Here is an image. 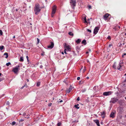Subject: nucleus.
Masks as SVG:
<instances>
[{"label": "nucleus", "instance_id": "f257e3e1", "mask_svg": "<svg viewBox=\"0 0 126 126\" xmlns=\"http://www.w3.org/2000/svg\"><path fill=\"white\" fill-rule=\"evenodd\" d=\"M41 8L40 7L39 5L37 4L35 5V7L34 9L35 14L37 15L41 10Z\"/></svg>", "mask_w": 126, "mask_h": 126}, {"label": "nucleus", "instance_id": "f03ea898", "mask_svg": "<svg viewBox=\"0 0 126 126\" xmlns=\"http://www.w3.org/2000/svg\"><path fill=\"white\" fill-rule=\"evenodd\" d=\"M117 65L116 63L115 62L113 66V67L115 69H116L117 68L118 69H120V67H121V63L118 64L117 67Z\"/></svg>", "mask_w": 126, "mask_h": 126}, {"label": "nucleus", "instance_id": "7ed1b4c3", "mask_svg": "<svg viewBox=\"0 0 126 126\" xmlns=\"http://www.w3.org/2000/svg\"><path fill=\"white\" fill-rule=\"evenodd\" d=\"M70 3V4L73 8H74V7L76 5V0H71Z\"/></svg>", "mask_w": 126, "mask_h": 126}, {"label": "nucleus", "instance_id": "20e7f679", "mask_svg": "<svg viewBox=\"0 0 126 126\" xmlns=\"http://www.w3.org/2000/svg\"><path fill=\"white\" fill-rule=\"evenodd\" d=\"M56 10V7L55 5H54L53 7L52 14L51 15V16L53 17V14L55 13Z\"/></svg>", "mask_w": 126, "mask_h": 126}, {"label": "nucleus", "instance_id": "39448f33", "mask_svg": "<svg viewBox=\"0 0 126 126\" xmlns=\"http://www.w3.org/2000/svg\"><path fill=\"white\" fill-rule=\"evenodd\" d=\"M19 67V65H18V66L16 67L13 68V71L15 74H17V72L18 71V67Z\"/></svg>", "mask_w": 126, "mask_h": 126}, {"label": "nucleus", "instance_id": "423d86ee", "mask_svg": "<svg viewBox=\"0 0 126 126\" xmlns=\"http://www.w3.org/2000/svg\"><path fill=\"white\" fill-rule=\"evenodd\" d=\"M118 100V99L116 98H112L111 101H110V102L114 103L117 102Z\"/></svg>", "mask_w": 126, "mask_h": 126}, {"label": "nucleus", "instance_id": "0eeeda50", "mask_svg": "<svg viewBox=\"0 0 126 126\" xmlns=\"http://www.w3.org/2000/svg\"><path fill=\"white\" fill-rule=\"evenodd\" d=\"M112 92H105L103 93V94L105 96L109 95L111 94L112 93Z\"/></svg>", "mask_w": 126, "mask_h": 126}, {"label": "nucleus", "instance_id": "6e6552de", "mask_svg": "<svg viewBox=\"0 0 126 126\" xmlns=\"http://www.w3.org/2000/svg\"><path fill=\"white\" fill-rule=\"evenodd\" d=\"M73 88V87H72L71 85H70L69 88L67 89L66 90V92L67 93H69Z\"/></svg>", "mask_w": 126, "mask_h": 126}, {"label": "nucleus", "instance_id": "1a4fd4ad", "mask_svg": "<svg viewBox=\"0 0 126 126\" xmlns=\"http://www.w3.org/2000/svg\"><path fill=\"white\" fill-rule=\"evenodd\" d=\"M99 30V27H96L94 30V33L95 34L98 32V31Z\"/></svg>", "mask_w": 126, "mask_h": 126}, {"label": "nucleus", "instance_id": "9d476101", "mask_svg": "<svg viewBox=\"0 0 126 126\" xmlns=\"http://www.w3.org/2000/svg\"><path fill=\"white\" fill-rule=\"evenodd\" d=\"M54 43L53 42H51V44L50 45L48 46L47 47L48 48H49L50 49H51L53 48V47H54Z\"/></svg>", "mask_w": 126, "mask_h": 126}, {"label": "nucleus", "instance_id": "9b49d317", "mask_svg": "<svg viewBox=\"0 0 126 126\" xmlns=\"http://www.w3.org/2000/svg\"><path fill=\"white\" fill-rule=\"evenodd\" d=\"M109 14L108 13L106 14L103 16V18L105 20H106L107 18L108 17Z\"/></svg>", "mask_w": 126, "mask_h": 126}, {"label": "nucleus", "instance_id": "f8f14e48", "mask_svg": "<svg viewBox=\"0 0 126 126\" xmlns=\"http://www.w3.org/2000/svg\"><path fill=\"white\" fill-rule=\"evenodd\" d=\"M110 116V117L113 118L115 116L114 113L113 112H111Z\"/></svg>", "mask_w": 126, "mask_h": 126}, {"label": "nucleus", "instance_id": "ddd939ff", "mask_svg": "<svg viewBox=\"0 0 126 126\" xmlns=\"http://www.w3.org/2000/svg\"><path fill=\"white\" fill-rule=\"evenodd\" d=\"M101 115L103 118H104L105 116V112L104 111L102 112H101Z\"/></svg>", "mask_w": 126, "mask_h": 126}, {"label": "nucleus", "instance_id": "4468645a", "mask_svg": "<svg viewBox=\"0 0 126 126\" xmlns=\"http://www.w3.org/2000/svg\"><path fill=\"white\" fill-rule=\"evenodd\" d=\"M4 115V113L3 112H1L0 113V119H1L2 118Z\"/></svg>", "mask_w": 126, "mask_h": 126}, {"label": "nucleus", "instance_id": "2eb2a0df", "mask_svg": "<svg viewBox=\"0 0 126 126\" xmlns=\"http://www.w3.org/2000/svg\"><path fill=\"white\" fill-rule=\"evenodd\" d=\"M112 46L113 45L112 44H109L108 47V50H110V48L111 47H112Z\"/></svg>", "mask_w": 126, "mask_h": 126}, {"label": "nucleus", "instance_id": "dca6fc26", "mask_svg": "<svg viewBox=\"0 0 126 126\" xmlns=\"http://www.w3.org/2000/svg\"><path fill=\"white\" fill-rule=\"evenodd\" d=\"M70 46L69 45H68L67 47H66L65 49H66V50H67V51H69L70 50Z\"/></svg>", "mask_w": 126, "mask_h": 126}, {"label": "nucleus", "instance_id": "f3484780", "mask_svg": "<svg viewBox=\"0 0 126 126\" xmlns=\"http://www.w3.org/2000/svg\"><path fill=\"white\" fill-rule=\"evenodd\" d=\"M82 44H84V45H85L86 44V40L85 39H84L82 42Z\"/></svg>", "mask_w": 126, "mask_h": 126}, {"label": "nucleus", "instance_id": "a211bd4d", "mask_svg": "<svg viewBox=\"0 0 126 126\" xmlns=\"http://www.w3.org/2000/svg\"><path fill=\"white\" fill-rule=\"evenodd\" d=\"M79 104H77V105H74V107L78 109L79 108V107H78V106H79Z\"/></svg>", "mask_w": 126, "mask_h": 126}, {"label": "nucleus", "instance_id": "6ab92c4d", "mask_svg": "<svg viewBox=\"0 0 126 126\" xmlns=\"http://www.w3.org/2000/svg\"><path fill=\"white\" fill-rule=\"evenodd\" d=\"M81 40L79 39H78L76 41V42L78 43H80L81 41Z\"/></svg>", "mask_w": 126, "mask_h": 126}, {"label": "nucleus", "instance_id": "aec40b11", "mask_svg": "<svg viewBox=\"0 0 126 126\" xmlns=\"http://www.w3.org/2000/svg\"><path fill=\"white\" fill-rule=\"evenodd\" d=\"M68 34L71 36H73L74 35V34L71 32H70L68 33Z\"/></svg>", "mask_w": 126, "mask_h": 126}, {"label": "nucleus", "instance_id": "412c9836", "mask_svg": "<svg viewBox=\"0 0 126 126\" xmlns=\"http://www.w3.org/2000/svg\"><path fill=\"white\" fill-rule=\"evenodd\" d=\"M23 58L22 57H20V61L21 62H23Z\"/></svg>", "mask_w": 126, "mask_h": 126}, {"label": "nucleus", "instance_id": "4be33fe9", "mask_svg": "<svg viewBox=\"0 0 126 126\" xmlns=\"http://www.w3.org/2000/svg\"><path fill=\"white\" fill-rule=\"evenodd\" d=\"M98 87V86H95L93 88V89L94 90H97V88Z\"/></svg>", "mask_w": 126, "mask_h": 126}, {"label": "nucleus", "instance_id": "5701e85b", "mask_svg": "<svg viewBox=\"0 0 126 126\" xmlns=\"http://www.w3.org/2000/svg\"><path fill=\"white\" fill-rule=\"evenodd\" d=\"M94 122L96 123V124L98 123L99 122V120H95L94 121Z\"/></svg>", "mask_w": 126, "mask_h": 126}, {"label": "nucleus", "instance_id": "b1692460", "mask_svg": "<svg viewBox=\"0 0 126 126\" xmlns=\"http://www.w3.org/2000/svg\"><path fill=\"white\" fill-rule=\"evenodd\" d=\"M4 48V46H0V50H2Z\"/></svg>", "mask_w": 126, "mask_h": 126}, {"label": "nucleus", "instance_id": "393cba45", "mask_svg": "<svg viewBox=\"0 0 126 126\" xmlns=\"http://www.w3.org/2000/svg\"><path fill=\"white\" fill-rule=\"evenodd\" d=\"M16 124V122L15 121H13L12 122V123H11L10 124H12L13 125H14Z\"/></svg>", "mask_w": 126, "mask_h": 126}, {"label": "nucleus", "instance_id": "a878e982", "mask_svg": "<svg viewBox=\"0 0 126 126\" xmlns=\"http://www.w3.org/2000/svg\"><path fill=\"white\" fill-rule=\"evenodd\" d=\"M84 20L85 21H84V23H87V20H86V17H85L84 18Z\"/></svg>", "mask_w": 126, "mask_h": 126}, {"label": "nucleus", "instance_id": "bb28decb", "mask_svg": "<svg viewBox=\"0 0 126 126\" xmlns=\"http://www.w3.org/2000/svg\"><path fill=\"white\" fill-rule=\"evenodd\" d=\"M11 64V63L10 62H8V63H7L6 64V65L7 66H8L9 65Z\"/></svg>", "mask_w": 126, "mask_h": 126}, {"label": "nucleus", "instance_id": "cd10ccee", "mask_svg": "<svg viewBox=\"0 0 126 126\" xmlns=\"http://www.w3.org/2000/svg\"><path fill=\"white\" fill-rule=\"evenodd\" d=\"M90 20H92V18H90L89 19H88V23L90 24V22L89 21Z\"/></svg>", "mask_w": 126, "mask_h": 126}, {"label": "nucleus", "instance_id": "c85d7f7f", "mask_svg": "<svg viewBox=\"0 0 126 126\" xmlns=\"http://www.w3.org/2000/svg\"><path fill=\"white\" fill-rule=\"evenodd\" d=\"M86 70V67L85 66H84V68L83 69V73H84L85 72V71Z\"/></svg>", "mask_w": 126, "mask_h": 126}, {"label": "nucleus", "instance_id": "c756f323", "mask_svg": "<svg viewBox=\"0 0 126 126\" xmlns=\"http://www.w3.org/2000/svg\"><path fill=\"white\" fill-rule=\"evenodd\" d=\"M3 33L2 31L1 30H0V35H2V34Z\"/></svg>", "mask_w": 126, "mask_h": 126}, {"label": "nucleus", "instance_id": "7c9ffc66", "mask_svg": "<svg viewBox=\"0 0 126 126\" xmlns=\"http://www.w3.org/2000/svg\"><path fill=\"white\" fill-rule=\"evenodd\" d=\"M57 126H60L61 125V123L60 122L58 123L57 124Z\"/></svg>", "mask_w": 126, "mask_h": 126}, {"label": "nucleus", "instance_id": "2f4dec72", "mask_svg": "<svg viewBox=\"0 0 126 126\" xmlns=\"http://www.w3.org/2000/svg\"><path fill=\"white\" fill-rule=\"evenodd\" d=\"M64 48H65V47H67V46L66 45V44L65 43H64Z\"/></svg>", "mask_w": 126, "mask_h": 126}, {"label": "nucleus", "instance_id": "473e14b6", "mask_svg": "<svg viewBox=\"0 0 126 126\" xmlns=\"http://www.w3.org/2000/svg\"><path fill=\"white\" fill-rule=\"evenodd\" d=\"M66 50H67L66 49H65L64 50V53L66 54H67V53H66Z\"/></svg>", "mask_w": 126, "mask_h": 126}, {"label": "nucleus", "instance_id": "72a5a7b5", "mask_svg": "<svg viewBox=\"0 0 126 126\" xmlns=\"http://www.w3.org/2000/svg\"><path fill=\"white\" fill-rule=\"evenodd\" d=\"M37 44H38L39 43V41H40V40L38 38H37Z\"/></svg>", "mask_w": 126, "mask_h": 126}, {"label": "nucleus", "instance_id": "f704fd0d", "mask_svg": "<svg viewBox=\"0 0 126 126\" xmlns=\"http://www.w3.org/2000/svg\"><path fill=\"white\" fill-rule=\"evenodd\" d=\"M8 53L5 52L4 53L3 55H8Z\"/></svg>", "mask_w": 126, "mask_h": 126}, {"label": "nucleus", "instance_id": "c9c22d12", "mask_svg": "<svg viewBox=\"0 0 126 126\" xmlns=\"http://www.w3.org/2000/svg\"><path fill=\"white\" fill-rule=\"evenodd\" d=\"M40 82H38L37 83V86H39L40 85Z\"/></svg>", "mask_w": 126, "mask_h": 126}, {"label": "nucleus", "instance_id": "e433bc0d", "mask_svg": "<svg viewBox=\"0 0 126 126\" xmlns=\"http://www.w3.org/2000/svg\"><path fill=\"white\" fill-rule=\"evenodd\" d=\"M83 82L82 81H80L79 82V84H81L83 83Z\"/></svg>", "mask_w": 126, "mask_h": 126}, {"label": "nucleus", "instance_id": "4c0bfd02", "mask_svg": "<svg viewBox=\"0 0 126 126\" xmlns=\"http://www.w3.org/2000/svg\"><path fill=\"white\" fill-rule=\"evenodd\" d=\"M24 120L21 119L19 120V122L20 123L21 122H22L24 121Z\"/></svg>", "mask_w": 126, "mask_h": 126}, {"label": "nucleus", "instance_id": "58836bf2", "mask_svg": "<svg viewBox=\"0 0 126 126\" xmlns=\"http://www.w3.org/2000/svg\"><path fill=\"white\" fill-rule=\"evenodd\" d=\"M87 31H88V32H91V30H89V29H87Z\"/></svg>", "mask_w": 126, "mask_h": 126}, {"label": "nucleus", "instance_id": "ea45409f", "mask_svg": "<svg viewBox=\"0 0 126 126\" xmlns=\"http://www.w3.org/2000/svg\"><path fill=\"white\" fill-rule=\"evenodd\" d=\"M52 104L51 103H50L48 104V105L49 106H51Z\"/></svg>", "mask_w": 126, "mask_h": 126}, {"label": "nucleus", "instance_id": "a19ab883", "mask_svg": "<svg viewBox=\"0 0 126 126\" xmlns=\"http://www.w3.org/2000/svg\"><path fill=\"white\" fill-rule=\"evenodd\" d=\"M6 104L7 105H9V102L7 101L6 103Z\"/></svg>", "mask_w": 126, "mask_h": 126}, {"label": "nucleus", "instance_id": "79ce46f5", "mask_svg": "<svg viewBox=\"0 0 126 126\" xmlns=\"http://www.w3.org/2000/svg\"><path fill=\"white\" fill-rule=\"evenodd\" d=\"M23 115L25 117V116L26 115V113H24L23 114Z\"/></svg>", "mask_w": 126, "mask_h": 126}, {"label": "nucleus", "instance_id": "37998d69", "mask_svg": "<svg viewBox=\"0 0 126 126\" xmlns=\"http://www.w3.org/2000/svg\"><path fill=\"white\" fill-rule=\"evenodd\" d=\"M107 38L108 39H110V36H109Z\"/></svg>", "mask_w": 126, "mask_h": 126}, {"label": "nucleus", "instance_id": "c03bdc74", "mask_svg": "<svg viewBox=\"0 0 126 126\" xmlns=\"http://www.w3.org/2000/svg\"><path fill=\"white\" fill-rule=\"evenodd\" d=\"M45 52H43V53H42L41 54V55H45Z\"/></svg>", "mask_w": 126, "mask_h": 126}, {"label": "nucleus", "instance_id": "a18cd8bd", "mask_svg": "<svg viewBox=\"0 0 126 126\" xmlns=\"http://www.w3.org/2000/svg\"><path fill=\"white\" fill-rule=\"evenodd\" d=\"M80 79V77H78L77 78V79L78 80H79Z\"/></svg>", "mask_w": 126, "mask_h": 126}, {"label": "nucleus", "instance_id": "49530a36", "mask_svg": "<svg viewBox=\"0 0 126 126\" xmlns=\"http://www.w3.org/2000/svg\"><path fill=\"white\" fill-rule=\"evenodd\" d=\"M88 7L89 9H91V5L88 6Z\"/></svg>", "mask_w": 126, "mask_h": 126}, {"label": "nucleus", "instance_id": "de8ad7c7", "mask_svg": "<svg viewBox=\"0 0 126 126\" xmlns=\"http://www.w3.org/2000/svg\"><path fill=\"white\" fill-rule=\"evenodd\" d=\"M97 126H100L99 124V122L98 123L96 124Z\"/></svg>", "mask_w": 126, "mask_h": 126}, {"label": "nucleus", "instance_id": "09e8293b", "mask_svg": "<svg viewBox=\"0 0 126 126\" xmlns=\"http://www.w3.org/2000/svg\"><path fill=\"white\" fill-rule=\"evenodd\" d=\"M79 97H78L77 99V100H78V101H79Z\"/></svg>", "mask_w": 126, "mask_h": 126}, {"label": "nucleus", "instance_id": "8fccbe9b", "mask_svg": "<svg viewBox=\"0 0 126 126\" xmlns=\"http://www.w3.org/2000/svg\"><path fill=\"white\" fill-rule=\"evenodd\" d=\"M24 87H27V86L26 84H25V85H24Z\"/></svg>", "mask_w": 126, "mask_h": 126}, {"label": "nucleus", "instance_id": "3c124183", "mask_svg": "<svg viewBox=\"0 0 126 126\" xmlns=\"http://www.w3.org/2000/svg\"><path fill=\"white\" fill-rule=\"evenodd\" d=\"M86 91L85 89H84L82 91V92H85Z\"/></svg>", "mask_w": 126, "mask_h": 126}, {"label": "nucleus", "instance_id": "603ef678", "mask_svg": "<svg viewBox=\"0 0 126 126\" xmlns=\"http://www.w3.org/2000/svg\"><path fill=\"white\" fill-rule=\"evenodd\" d=\"M25 116V118H28L29 117V116H28V115H26Z\"/></svg>", "mask_w": 126, "mask_h": 126}, {"label": "nucleus", "instance_id": "864d4df0", "mask_svg": "<svg viewBox=\"0 0 126 126\" xmlns=\"http://www.w3.org/2000/svg\"><path fill=\"white\" fill-rule=\"evenodd\" d=\"M26 58L27 60H28L29 59V57L28 56H27L26 57Z\"/></svg>", "mask_w": 126, "mask_h": 126}, {"label": "nucleus", "instance_id": "5fc2aeb1", "mask_svg": "<svg viewBox=\"0 0 126 126\" xmlns=\"http://www.w3.org/2000/svg\"><path fill=\"white\" fill-rule=\"evenodd\" d=\"M40 68H42V67H43V66L42 65H41L40 66Z\"/></svg>", "mask_w": 126, "mask_h": 126}, {"label": "nucleus", "instance_id": "6e6d98bb", "mask_svg": "<svg viewBox=\"0 0 126 126\" xmlns=\"http://www.w3.org/2000/svg\"><path fill=\"white\" fill-rule=\"evenodd\" d=\"M24 87H24V86H22L21 88H21V89H22Z\"/></svg>", "mask_w": 126, "mask_h": 126}, {"label": "nucleus", "instance_id": "4d7b16f0", "mask_svg": "<svg viewBox=\"0 0 126 126\" xmlns=\"http://www.w3.org/2000/svg\"><path fill=\"white\" fill-rule=\"evenodd\" d=\"M100 124H102V125H103V122H100Z\"/></svg>", "mask_w": 126, "mask_h": 126}, {"label": "nucleus", "instance_id": "13d9d810", "mask_svg": "<svg viewBox=\"0 0 126 126\" xmlns=\"http://www.w3.org/2000/svg\"><path fill=\"white\" fill-rule=\"evenodd\" d=\"M8 56H6L5 57V58H7L8 57Z\"/></svg>", "mask_w": 126, "mask_h": 126}, {"label": "nucleus", "instance_id": "bf43d9fd", "mask_svg": "<svg viewBox=\"0 0 126 126\" xmlns=\"http://www.w3.org/2000/svg\"><path fill=\"white\" fill-rule=\"evenodd\" d=\"M63 101L62 100H61L60 101V102L61 103Z\"/></svg>", "mask_w": 126, "mask_h": 126}, {"label": "nucleus", "instance_id": "052dcab7", "mask_svg": "<svg viewBox=\"0 0 126 126\" xmlns=\"http://www.w3.org/2000/svg\"><path fill=\"white\" fill-rule=\"evenodd\" d=\"M64 56H62V58H61V59H63V58H64Z\"/></svg>", "mask_w": 126, "mask_h": 126}, {"label": "nucleus", "instance_id": "680f3d73", "mask_svg": "<svg viewBox=\"0 0 126 126\" xmlns=\"http://www.w3.org/2000/svg\"><path fill=\"white\" fill-rule=\"evenodd\" d=\"M15 36H13V38H15Z\"/></svg>", "mask_w": 126, "mask_h": 126}, {"label": "nucleus", "instance_id": "e2e57ef3", "mask_svg": "<svg viewBox=\"0 0 126 126\" xmlns=\"http://www.w3.org/2000/svg\"><path fill=\"white\" fill-rule=\"evenodd\" d=\"M126 81V79H125V80L124 81V82H123V83L124 82H125Z\"/></svg>", "mask_w": 126, "mask_h": 126}, {"label": "nucleus", "instance_id": "0e129e2a", "mask_svg": "<svg viewBox=\"0 0 126 126\" xmlns=\"http://www.w3.org/2000/svg\"><path fill=\"white\" fill-rule=\"evenodd\" d=\"M62 54H64V53H63V52H62V53H61Z\"/></svg>", "mask_w": 126, "mask_h": 126}, {"label": "nucleus", "instance_id": "69168bd1", "mask_svg": "<svg viewBox=\"0 0 126 126\" xmlns=\"http://www.w3.org/2000/svg\"><path fill=\"white\" fill-rule=\"evenodd\" d=\"M2 79L1 78H0V81H1V80H2Z\"/></svg>", "mask_w": 126, "mask_h": 126}, {"label": "nucleus", "instance_id": "338daca9", "mask_svg": "<svg viewBox=\"0 0 126 126\" xmlns=\"http://www.w3.org/2000/svg\"><path fill=\"white\" fill-rule=\"evenodd\" d=\"M89 77H87V79H89Z\"/></svg>", "mask_w": 126, "mask_h": 126}, {"label": "nucleus", "instance_id": "774afa93", "mask_svg": "<svg viewBox=\"0 0 126 126\" xmlns=\"http://www.w3.org/2000/svg\"><path fill=\"white\" fill-rule=\"evenodd\" d=\"M126 53H124V54L123 55H126Z\"/></svg>", "mask_w": 126, "mask_h": 126}]
</instances>
